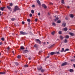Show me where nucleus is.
<instances>
[{
	"label": "nucleus",
	"instance_id": "nucleus-1",
	"mask_svg": "<svg viewBox=\"0 0 75 75\" xmlns=\"http://www.w3.org/2000/svg\"><path fill=\"white\" fill-rule=\"evenodd\" d=\"M17 10H21L20 8L17 6H16L15 7L14 9V11L15 12H16Z\"/></svg>",
	"mask_w": 75,
	"mask_h": 75
},
{
	"label": "nucleus",
	"instance_id": "nucleus-2",
	"mask_svg": "<svg viewBox=\"0 0 75 75\" xmlns=\"http://www.w3.org/2000/svg\"><path fill=\"white\" fill-rule=\"evenodd\" d=\"M38 71H41V72H45V69H42V67H41L40 68L38 69Z\"/></svg>",
	"mask_w": 75,
	"mask_h": 75
},
{
	"label": "nucleus",
	"instance_id": "nucleus-3",
	"mask_svg": "<svg viewBox=\"0 0 75 75\" xmlns=\"http://www.w3.org/2000/svg\"><path fill=\"white\" fill-rule=\"evenodd\" d=\"M20 33L21 35H26V34H27V33L24 32L23 31L20 32Z\"/></svg>",
	"mask_w": 75,
	"mask_h": 75
},
{
	"label": "nucleus",
	"instance_id": "nucleus-4",
	"mask_svg": "<svg viewBox=\"0 0 75 75\" xmlns=\"http://www.w3.org/2000/svg\"><path fill=\"white\" fill-rule=\"evenodd\" d=\"M7 8L8 9H9L10 11H12V9H11V8L10 6H7Z\"/></svg>",
	"mask_w": 75,
	"mask_h": 75
},
{
	"label": "nucleus",
	"instance_id": "nucleus-5",
	"mask_svg": "<svg viewBox=\"0 0 75 75\" xmlns=\"http://www.w3.org/2000/svg\"><path fill=\"white\" fill-rule=\"evenodd\" d=\"M67 62H65L64 63H62L61 66V67H62L63 66H64V65H67Z\"/></svg>",
	"mask_w": 75,
	"mask_h": 75
},
{
	"label": "nucleus",
	"instance_id": "nucleus-6",
	"mask_svg": "<svg viewBox=\"0 0 75 75\" xmlns=\"http://www.w3.org/2000/svg\"><path fill=\"white\" fill-rule=\"evenodd\" d=\"M36 40L37 42H39V44H41V42L40 41V40L38 39H36Z\"/></svg>",
	"mask_w": 75,
	"mask_h": 75
},
{
	"label": "nucleus",
	"instance_id": "nucleus-7",
	"mask_svg": "<svg viewBox=\"0 0 75 75\" xmlns=\"http://www.w3.org/2000/svg\"><path fill=\"white\" fill-rule=\"evenodd\" d=\"M42 7H44V8H47V6H46L44 4H42Z\"/></svg>",
	"mask_w": 75,
	"mask_h": 75
},
{
	"label": "nucleus",
	"instance_id": "nucleus-8",
	"mask_svg": "<svg viewBox=\"0 0 75 75\" xmlns=\"http://www.w3.org/2000/svg\"><path fill=\"white\" fill-rule=\"evenodd\" d=\"M28 52V50H25L23 51V53L24 54V53H27V52Z\"/></svg>",
	"mask_w": 75,
	"mask_h": 75
},
{
	"label": "nucleus",
	"instance_id": "nucleus-9",
	"mask_svg": "<svg viewBox=\"0 0 75 75\" xmlns=\"http://www.w3.org/2000/svg\"><path fill=\"white\" fill-rule=\"evenodd\" d=\"M60 38L61 40H63V39H64V37L62 36V35L60 36Z\"/></svg>",
	"mask_w": 75,
	"mask_h": 75
},
{
	"label": "nucleus",
	"instance_id": "nucleus-10",
	"mask_svg": "<svg viewBox=\"0 0 75 75\" xmlns=\"http://www.w3.org/2000/svg\"><path fill=\"white\" fill-rule=\"evenodd\" d=\"M62 25L63 26V27H65V26H66V23H63Z\"/></svg>",
	"mask_w": 75,
	"mask_h": 75
},
{
	"label": "nucleus",
	"instance_id": "nucleus-11",
	"mask_svg": "<svg viewBox=\"0 0 75 75\" xmlns=\"http://www.w3.org/2000/svg\"><path fill=\"white\" fill-rule=\"evenodd\" d=\"M6 74V72L4 71L3 72H0V74H1V75H3V74Z\"/></svg>",
	"mask_w": 75,
	"mask_h": 75
},
{
	"label": "nucleus",
	"instance_id": "nucleus-12",
	"mask_svg": "<svg viewBox=\"0 0 75 75\" xmlns=\"http://www.w3.org/2000/svg\"><path fill=\"white\" fill-rule=\"evenodd\" d=\"M20 50H24L25 49V48H24V46H21V47H20Z\"/></svg>",
	"mask_w": 75,
	"mask_h": 75
},
{
	"label": "nucleus",
	"instance_id": "nucleus-13",
	"mask_svg": "<svg viewBox=\"0 0 75 75\" xmlns=\"http://www.w3.org/2000/svg\"><path fill=\"white\" fill-rule=\"evenodd\" d=\"M37 1L39 5H40V4H41V3L39 0H37Z\"/></svg>",
	"mask_w": 75,
	"mask_h": 75
},
{
	"label": "nucleus",
	"instance_id": "nucleus-14",
	"mask_svg": "<svg viewBox=\"0 0 75 75\" xmlns=\"http://www.w3.org/2000/svg\"><path fill=\"white\" fill-rule=\"evenodd\" d=\"M6 8V7H1L0 8L1 10V11H3L4 10V8Z\"/></svg>",
	"mask_w": 75,
	"mask_h": 75
},
{
	"label": "nucleus",
	"instance_id": "nucleus-15",
	"mask_svg": "<svg viewBox=\"0 0 75 75\" xmlns=\"http://www.w3.org/2000/svg\"><path fill=\"white\" fill-rule=\"evenodd\" d=\"M63 30L64 31H67L68 30V29L67 28H63Z\"/></svg>",
	"mask_w": 75,
	"mask_h": 75
},
{
	"label": "nucleus",
	"instance_id": "nucleus-16",
	"mask_svg": "<svg viewBox=\"0 0 75 75\" xmlns=\"http://www.w3.org/2000/svg\"><path fill=\"white\" fill-rule=\"evenodd\" d=\"M69 71L70 72H74V69H69Z\"/></svg>",
	"mask_w": 75,
	"mask_h": 75
},
{
	"label": "nucleus",
	"instance_id": "nucleus-17",
	"mask_svg": "<svg viewBox=\"0 0 75 75\" xmlns=\"http://www.w3.org/2000/svg\"><path fill=\"white\" fill-rule=\"evenodd\" d=\"M69 16L70 17H71V18H73L74 17V15L73 14H71L69 15Z\"/></svg>",
	"mask_w": 75,
	"mask_h": 75
},
{
	"label": "nucleus",
	"instance_id": "nucleus-18",
	"mask_svg": "<svg viewBox=\"0 0 75 75\" xmlns=\"http://www.w3.org/2000/svg\"><path fill=\"white\" fill-rule=\"evenodd\" d=\"M55 46V44H53V45H52L50 47V48H53Z\"/></svg>",
	"mask_w": 75,
	"mask_h": 75
},
{
	"label": "nucleus",
	"instance_id": "nucleus-19",
	"mask_svg": "<svg viewBox=\"0 0 75 75\" xmlns=\"http://www.w3.org/2000/svg\"><path fill=\"white\" fill-rule=\"evenodd\" d=\"M64 37L65 38L68 39L69 38V36L68 35H66Z\"/></svg>",
	"mask_w": 75,
	"mask_h": 75
},
{
	"label": "nucleus",
	"instance_id": "nucleus-20",
	"mask_svg": "<svg viewBox=\"0 0 75 75\" xmlns=\"http://www.w3.org/2000/svg\"><path fill=\"white\" fill-rule=\"evenodd\" d=\"M69 34L71 36H74V34L72 33H70Z\"/></svg>",
	"mask_w": 75,
	"mask_h": 75
},
{
	"label": "nucleus",
	"instance_id": "nucleus-21",
	"mask_svg": "<svg viewBox=\"0 0 75 75\" xmlns=\"http://www.w3.org/2000/svg\"><path fill=\"white\" fill-rule=\"evenodd\" d=\"M64 42L65 43H67V42H68V41L67 40V39H65V40H64Z\"/></svg>",
	"mask_w": 75,
	"mask_h": 75
},
{
	"label": "nucleus",
	"instance_id": "nucleus-22",
	"mask_svg": "<svg viewBox=\"0 0 75 75\" xmlns=\"http://www.w3.org/2000/svg\"><path fill=\"white\" fill-rule=\"evenodd\" d=\"M68 51H69V49H66L65 50H64V52H65Z\"/></svg>",
	"mask_w": 75,
	"mask_h": 75
},
{
	"label": "nucleus",
	"instance_id": "nucleus-23",
	"mask_svg": "<svg viewBox=\"0 0 75 75\" xmlns=\"http://www.w3.org/2000/svg\"><path fill=\"white\" fill-rule=\"evenodd\" d=\"M59 20V18H56L55 19H54L55 21H56L57 20Z\"/></svg>",
	"mask_w": 75,
	"mask_h": 75
},
{
	"label": "nucleus",
	"instance_id": "nucleus-24",
	"mask_svg": "<svg viewBox=\"0 0 75 75\" xmlns=\"http://www.w3.org/2000/svg\"><path fill=\"white\" fill-rule=\"evenodd\" d=\"M34 47H35V48H38V46L37 45V44H35L34 46Z\"/></svg>",
	"mask_w": 75,
	"mask_h": 75
},
{
	"label": "nucleus",
	"instance_id": "nucleus-25",
	"mask_svg": "<svg viewBox=\"0 0 75 75\" xmlns=\"http://www.w3.org/2000/svg\"><path fill=\"white\" fill-rule=\"evenodd\" d=\"M50 54H51L52 55H54L55 54V52H52L50 53Z\"/></svg>",
	"mask_w": 75,
	"mask_h": 75
},
{
	"label": "nucleus",
	"instance_id": "nucleus-26",
	"mask_svg": "<svg viewBox=\"0 0 75 75\" xmlns=\"http://www.w3.org/2000/svg\"><path fill=\"white\" fill-rule=\"evenodd\" d=\"M62 50L61 51V52H64V48H62Z\"/></svg>",
	"mask_w": 75,
	"mask_h": 75
},
{
	"label": "nucleus",
	"instance_id": "nucleus-27",
	"mask_svg": "<svg viewBox=\"0 0 75 75\" xmlns=\"http://www.w3.org/2000/svg\"><path fill=\"white\" fill-rule=\"evenodd\" d=\"M51 34L52 35H54L55 34V31H53L52 32Z\"/></svg>",
	"mask_w": 75,
	"mask_h": 75
},
{
	"label": "nucleus",
	"instance_id": "nucleus-28",
	"mask_svg": "<svg viewBox=\"0 0 75 75\" xmlns=\"http://www.w3.org/2000/svg\"><path fill=\"white\" fill-rule=\"evenodd\" d=\"M42 50H41L39 52V54H40L41 53H42Z\"/></svg>",
	"mask_w": 75,
	"mask_h": 75
},
{
	"label": "nucleus",
	"instance_id": "nucleus-29",
	"mask_svg": "<svg viewBox=\"0 0 75 75\" xmlns=\"http://www.w3.org/2000/svg\"><path fill=\"white\" fill-rule=\"evenodd\" d=\"M31 12L32 13V14H34V11L33 10H32L31 11Z\"/></svg>",
	"mask_w": 75,
	"mask_h": 75
},
{
	"label": "nucleus",
	"instance_id": "nucleus-30",
	"mask_svg": "<svg viewBox=\"0 0 75 75\" xmlns=\"http://www.w3.org/2000/svg\"><path fill=\"white\" fill-rule=\"evenodd\" d=\"M11 20L12 21H14L15 20H16V19L15 18H12L11 19Z\"/></svg>",
	"mask_w": 75,
	"mask_h": 75
},
{
	"label": "nucleus",
	"instance_id": "nucleus-31",
	"mask_svg": "<svg viewBox=\"0 0 75 75\" xmlns=\"http://www.w3.org/2000/svg\"><path fill=\"white\" fill-rule=\"evenodd\" d=\"M18 58H21V56L19 55H18L17 57Z\"/></svg>",
	"mask_w": 75,
	"mask_h": 75
},
{
	"label": "nucleus",
	"instance_id": "nucleus-32",
	"mask_svg": "<svg viewBox=\"0 0 75 75\" xmlns=\"http://www.w3.org/2000/svg\"><path fill=\"white\" fill-rule=\"evenodd\" d=\"M27 21H28V22H30V21H31V20H30V19H28L27 20Z\"/></svg>",
	"mask_w": 75,
	"mask_h": 75
},
{
	"label": "nucleus",
	"instance_id": "nucleus-33",
	"mask_svg": "<svg viewBox=\"0 0 75 75\" xmlns=\"http://www.w3.org/2000/svg\"><path fill=\"white\" fill-rule=\"evenodd\" d=\"M15 65H16L17 66V65H18V63L16 62L15 63Z\"/></svg>",
	"mask_w": 75,
	"mask_h": 75
},
{
	"label": "nucleus",
	"instance_id": "nucleus-34",
	"mask_svg": "<svg viewBox=\"0 0 75 75\" xmlns=\"http://www.w3.org/2000/svg\"><path fill=\"white\" fill-rule=\"evenodd\" d=\"M52 24L53 25H54V26H55V25H56V24H55V23H53Z\"/></svg>",
	"mask_w": 75,
	"mask_h": 75
},
{
	"label": "nucleus",
	"instance_id": "nucleus-35",
	"mask_svg": "<svg viewBox=\"0 0 75 75\" xmlns=\"http://www.w3.org/2000/svg\"><path fill=\"white\" fill-rule=\"evenodd\" d=\"M9 5L11 7V6H13V4L12 3H11Z\"/></svg>",
	"mask_w": 75,
	"mask_h": 75
},
{
	"label": "nucleus",
	"instance_id": "nucleus-36",
	"mask_svg": "<svg viewBox=\"0 0 75 75\" xmlns=\"http://www.w3.org/2000/svg\"><path fill=\"white\" fill-rule=\"evenodd\" d=\"M59 34H62V31H60L59 32Z\"/></svg>",
	"mask_w": 75,
	"mask_h": 75
},
{
	"label": "nucleus",
	"instance_id": "nucleus-37",
	"mask_svg": "<svg viewBox=\"0 0 75 75\" xmlns=\"http://www.w3.org/2000/svg\"><path fill=\"white\" fill-rule=\"evenodd\" d=\"M62 3L63 4H64V3H64V0H62Z\"/></svg>",
	"mask_w": 75,
	"mask_h": 75
},
{
	"label": "nucleus",
	"instance_id": "nucleus-38",
	"mask_svg": "<svg viewBox=\"0 0 75 75\" xmlns=\"http://www.w3.org/2000/svg\"><path fill=\"white\" fill-rule=\"evenodd\" d=\"M57 23H61V21L59 20L57 21Z\"/></svg>",
	"mask_w": 75,
	"mask_h": 75
},
{
	"label": "nucleus",
	"instance_id": "nucleus-39",
	"mask_svg": "<svg viewBox=\"0 0 75 75\" xmlns=\"http://www.w3.org/2000/svg\"><path fill=\"white\" fill-rule=\"evenodd\" d=\"M24 67H28V65H25L24 66Z\"/></svg>",
	"mask_w": 75,
	"mask_h": 75
},
{
	"label": "nucleus",
	"instance_id": "nucleus-40",
	"mask_svg": "<svg viewBox=\"0 0 75 75\" xmlns=\"http://www.w3.org/2000/svg\"><path fill=\"white\" fill-rule=\"evenodd\" d=\"M33 16V15L31 13H30V17H31Z\"/></svg>",
	"mask_w": 75,
	"mask_h": 75
},
{
	"label": "nucleus",
	"instance_id": "nucleus-41",
	"mask_svg": "<svg viewBox=\"0 0 75 75\" xmlns=\"http://www.w3.org/2000/svg\"><path fill=\"white\" fill-rule=\"evenodd\" d=\"M1 40H2V41H4V38H1Z\"/></svg>",
	"mask_w": 75,
	"mask_h": 75
},
{
	"label": "nucleus",
	"instance_id": "nucleus-42",
	"mask_svg": "<svg viewBox=\"0 0 75 75\" xmlns=\"http://www.w3.org/2000/svg\"><path fill=\"white\" fill-rule=\"evenodd\" d=\"M56 53L58 54H60V53H59V51L58 52H57Z\"/></svg>",
	"mask_w": 75,
	"mask_h": 75
},
{
	"label": "nucleus",
	"instance_id": "nucleus-43",
	"mask_svg": "<svg viewBox=\"0 0 75 75\" xmlns=\"http://www.w3.org/2000/svg\"><path fill=\"white\" fill-rule=\"evenodd\" d=\"M22 24H24L25 23H24V21H22Z\"/></svg>",
	"mask_w": 75,
	"mask_h": 75
},
{
	"label": "nucleus",
	"instance_id": "nucleus-44",
	"mask_svg": "<svg viewBox=\"0 0 75 75\" xmlns=\"http://www.w3.org/2000/svg\"><path fill=\"white\" fill-rule=\"evenodd\" d=\"M2 44L3 43L2 42H0V45H2Z\"/></svg>",
	"mask_w": 75,
	"mask_h": 75
},
{
	"label": "nucleus",
	"instance_id": "nucleus-45",
	"mask_svg": "<svg viewBox=\"0 0 75 75\" xmlns=\"http://www.w3.org/2000/svg\"><path fill=\"white\" fill-rule=\"evenodd\" d=\"M32 7H35V5H33L32 6Z\"/></svg>",
	"mask_w": 75,
	"mask_h": 75
},
{
	"label": "nucleus",
	"instance_id": "nucleus-46",
	"mask_svg": "<svg viewBox=\"0 0 75 75\" xmlns=\"http://www.w3.org/2000/svg\"><path fill=\"white\" fill-rule=\"evenodd\" d=\"M7 49L8 50L10 49V47H9V46L8 47Z\"/></svg>",
	"mask_w": 75,
	"mask_h": 75
},
{
	"label": "nucleus",
	"instance_id": "nucleus-47",
	"mask_svg": "<svg viewBox=\"0 0 75 75\" xmlns=\"http://www.w3.org/2000/svg\"><path fill=\"white\" fill-rule=\"evenodd\" d=\"M12 52L13 53V55H15V53H14V51H13Z\"/></svg>",
	"mask_w": 75,
	"mask_h": 75
},
{
	"label": "nucleus",
	"instance_id": "nucleus-48",
	"mask_svg": "<svg viewBox=\"0 0 75 75\" xmlns=\"http://www.w3.org/2000/svg\"><path fill=\"white\" fill-rule=\"evenodd\" d=\"M38 20V19H37V18L35 19V21H37Z\"/></svg>",
	"mask_w": 75,
	"mask_h": 75
},
{
	"label": "nucleus",
	"instance_id": "nucleus-49",
	"mask_svg": "<svg viewBox=\"0 0 75 75\" xmlns=\"http://www.w3.org/2000/svg\"><path fill=\"white\" fill-rule=\"evenodd\" d=\"M31 59V57H29L28 58V59H29V60H30V59Z\"/></svg>",
	"mask_w": 75,
	"mask_h": 75
},
{
	"label": "nucleus",
	"instance_id": "nucleus-50",
	"mask_svg": "<svg viewBox=\"0 0 75 75\" xmlns=\"http://www.w3.org/2000/svg\"><path fill=\"white\" fill-rule=\"evenodd\" d=\"M65 20H68V18H67V17H66V18Z\"/></svg>",
	"mask_w": 75,
	"mask_h": 75
},
{
	"label": "nucleus",
	"instance_id": "nucleus-51",
	"mask_svg": "<svg viewBox=\"0 0 75 75\" xmlns=\"http://www.w3.org/2000/svg\"><path fill=\"white\" fill-rule=\"evenodd\" d=\"M46 44V42H44L43 43L44 45H45Z\"/></svg>",
	"mask_w": 75,
	"mask_h": 75
},
{
	"label": "nucleus",
	"instance_id": "nucleus-52",
	"mask_svg": "<svg viewBox=\"0 0 75 75\" xmlns=\"http://www.w3.org/2000/svg\"><path fill=\"white\" fill-rule=\"evenodd\" d=\"M73 66H74V67L75 68V64H73Z\"/></svg>",
	"mask_w": 75,
	"mask_h": 75
},
{
	"label": "nucleus",
	"instance_id": "nucleus-53",
	"mask_svg": "<svg viewBox=\"0 0 75 75\" xmlns=\"http://www.w3.org/2000/svg\"><path fill=\"white\" fill-rule=\"evenodd\" d=\"M38 16H40V13H38Z\"/></svg>",
	"mask_w": 75,
	"mask_h": 75
},
{
	"label": "nucleus",
	"instance_id": "nucleus-54",
	"mask_svg": "<svg viewBox=\"0 0 75 75\" xmlns=\"http://www.w3.org/2000/svg\"><path fill=\"white\" fill-rule=\"evenodd\" d=\"M50 4H52L51 2H50Z\"/></svg>",
	"mask_w": 75,
	"mask_h": 75
},
{
	"label": "nucleus",
	"instance_id": "nucleus-55",
	"mask_svg": "<svg viewBox=\"0 0 75 75\" xmlns=\"http://www.w3.org/2000/svg\"><path fill=\"white\" fill-rule=\"evenodd\" d=\"M67 8H69V6H67Z\"/></svg>",
	"mask_w": 75,
	"mask_h": 75
},
{
	"label": "nucleus",
	"instance_id": "nucleus-56",
	"mask_svg": "<svg viewBox=\"0 0 75 75\" xmlns=\"http://www.w3.org/2000/svg\"><path fill=\"white\" fill-rule=\"evenodd\" d=\"M50 57V56H47V58H49Z\"/></svg>",
	"mask_w": 75,
	"mask_h": 75
},
{
	"label": "nucleus",
	"instance_id": "nucleus-57",
	"mask_svg": "<svg viewBox=\"0 0 75 75\" xmlns=\"http://www.w3.org/2000/svg\"><path fill=\"white\" fill-rule=\"evenodd\" d=\"M0 16H1V12L0 11Z\"/></svg>",
	"mask_w": 75,
	"mask_h": 75
},
{
	"label": "nucleus",
	"instance_id": "nucleus-58",
	"mask_svg": "<svg viewBox=\"0 0 75 75\" xmlns=\"http://www.w3.org/2000/svg\"><path fill=\"white\" fill-rule=\"evenodd\" d=\"M71 61H73V59H71Z\"/></svg>",
	"mask_w": 75,
	"mask_h": 75
},
{
	"label": "nucleus",
	"instance_id": "nucleus-59",
	"mask_svg": "<svg viewBox=\"0 0 75 75\" xmlns=\"http://www.w3.org/2000/svg\"><path fill=\"white\" fill-rule=\"evenodd\" d=\"M47 44H49V42H47Z\"/></svg>",
	"mask_w": 75,
	"mask_h": 75
},
{
	"label": "nucleus",
	"instance_id": "nucleus-60",
	"mask_svg": "<svg viewBox=\"0 0 75 75\" xmlns=\"http://www.w3.org/2000/svg\"><path fill=\"white\" fill-rule=\"evenodd\" d=\"M0 55H1V53L0 52Z\"/></svg>",
	"mask_w": 75,
	"mask_h": 75
},
{
	"label": "nucleus",
	"instance_id": "nucleus-61",
	"mask_svg": "<svg viewBox=\"0 0 75 75\" xmlns=\"http://www.w3.org/2000/svg\"><path fill=\"white\" fill-rule=\"evenodd\" d=\"M0 3H1V1H0Z\"/></svg>",
	"mask_w": 75,
	"mask_h": 75
},
{
	"label": "nucleus",
	"instance_id": "nucleus-62",
	"mask_svg": "<svg viewBox=\"0 0 75 75\" xmlns=\"http://www.w3.org/2000/svg\"><path fill=\"white\" fill-rule=\"evenodd\" d=\"M69 30H71V29H69Z\"/></svg>",
	"mask_w": 75,
	"mask_h": 75
},
{
	"label": "nucleus",
	"instance_id": "nucleus-63",
	"mask_svg": "<svg viewBox=\"0 0 75 75\" xmlns=\"http://www.w3.org/2000/svg\"><path fill=\"white\" fill-rule=\"evenodd\" d=\"M74 58H75V56H74Z\"/></svg>",
	"mask_w": 75,
	"mask_h": 75
},
{
	"label": "nucleus",
	"instance_id": "nucleus-64",
	"mask_svg": "<svg viewBox=\"0 0 75 75\" xmlns=\"http://www.w3.org/2000/svg\"><path fill=\"white\" fill-rule=\"evenodd\" d=\"M57 40H59V39H57Z\"/></svg>",
	"mask_w": 75,
	"mask_h": 75
}]
</instances>
